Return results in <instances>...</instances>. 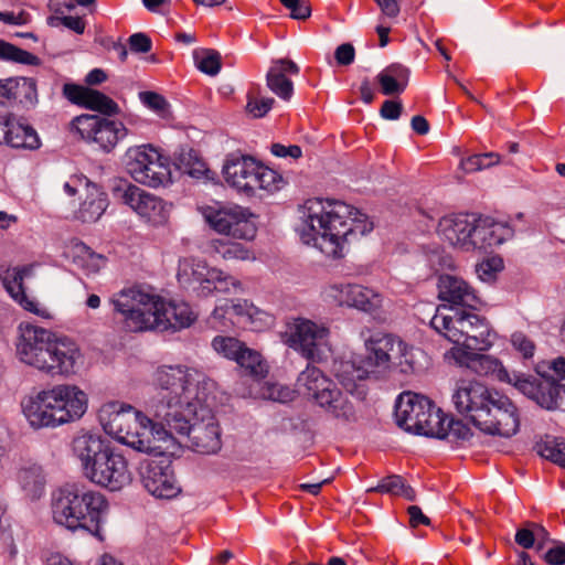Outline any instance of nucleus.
I'll return each instance as SVG.
<instances>
[{
	"instance_id": "nucleus-22",
	"label": "nucleus",
	"mask_w": 565,
	"mask_h": 565,
	"mask_svg": "<svg viewBox=\"0 0 565 565\" xmlns=\"http://www.w3.org/2000/svg\"><path fill=\"white\" fill-rule=\"evenodd\" d=\"M257 161L250 156L230 153L223 166V174L226 182L237 191L253 195V183Z\"/></svg>"
},
{
	"instance_id": "nucleus-60",
	"label": "nucleus",
	"mask_w": 565,
	"mask_h": 565,
	"mask_svg": "<svg viewBox=\"0 0 565 565\" xmlns=\"http://www.w3.org/2000/svg\"><path fill=\"white\" fill-rule=\"evenodd\" d=\"M271 153L275 154L276 157H290L294 159H298L301 157L302 151L301 148L297 145L285 146L281 143H273Z\"/></svg>"
},
{
	"instance_id": "nucleus-58",
	"label": "nucleus",
	"mask_w": 565,
	"mask_h": 565,
	"mask_svg": "<svg viewBox=\"0 0 565 565\" xmlns=\"http://www.w3.org/2000/svg\"><path fill=\"white\" fill-rule=\"evenodd\" d=\"M221 277V270L216 268L210 269L209 274L202 281L199 282L200 292L203 296H209L213 291H216L217 279Z\"/></svg>"
},
{
	"instance_id": "nucleus-33",
	"label": "nucleus",
	"mask_w": 565,
	"mask_h": 565,
	"mask_svg": "<svg viewBox=\"0 0 565 565\" xmlns=\"http://www.w3.org/2000/svg\"><path fill=\"white\" fill-rule=\"evenodd\" d=\"M108 206L107 194L97 185L87 183V195L78 210V218L92 223L100 218Z\"/></svg>"
},
{
	"instance_id": "nucleus-28",
	"label": "nucleus",
	"mask_w": 565,
	"mask_h": 565,
	"mask_svg": "<svg viewBox=\"0 0 565 565\" xmlns=\"http://www.w3.org/2000/svg\"><path fill=\"white\" fill-rule=\"evenodd\" d=\"M31 270H33L32 265L13 268H4L0 266V279L7 291L17 302H19L25 310L36 312V302L25 295L23 288V271Z\"/></svg>"
},
{
	"instance_id": "nucleus-9",
	"label": "nucleus",
	"mask_w": 565,
	"mask_h": 565,
	"mask_svg": "<svg viewBox=\"0 0 565 565\" xmlns=\"http://www.w3.org/2000/svg\"><path fill=\"white\" fill-rule=\"evenodd\" d=\"M430 327L463 351H487L495 339L488 320L472 311L447 308L441 305L430 319Z\"/></svg>"
},
{
	"instance_id": "nucleus-21",
	"label": "nucleus",
	"mask_w": 565,
	"mask_h": 565,
	"mask_svg": "<svg viewBox=\"0 0 565 565\" xmlns=\"http://www.w3.org/2000/svg\"><path fill=\"white\" fill-rule=\"evenodd\" d=\"M328 292L338 305L354 307L365 312L376 310L382 303V296L379 292L356 284L333 285Z\"/></svg>"
},
{
	"instance_id": "nucleus-37",
	"label": "nucleus",
	"mask_w": 565,
	"mask_h": 565,
	"mask_svg": "<svg viewBox=\"0 0 565 565\" xmlns=\"http://www.w3.org/2000/svg\"><path fill=\"white\" fill-rule=\"evenodd\" d=\"M551 369L554 371V373L558 376L557 380H555L552 376H544V375H527L526 377H530L531 380L542 383L543 381H548L553 386L552 397H553V405L552 406H545L540 405L543 408L546 409H555L558 406V398L561 392L565 393V358H557L552 362Z\"/></svg>"
},
{
	"instance_id": "nucleus-16",
	"label": "nucleus",
	"mask_w": 565,
	"mask_h": 565,
	"mask_svg": "<svg viewBox=\"0 0 565 565\" xmlns=\"http://www.w3.org/2000/svg\"><path fill=\"white\" fill-rule=\"evenodd\" d=\"M114 196L152 225H162L169 218L170 205L161 198L135 184L128 183L115 186Z\"/></svg>"
},
{
	"instance_id": "nucleus-63",
	"label": "nucleus",
	"mask_w": 565,
	"mask_h": 565,
	"mask_svg": "<svg viewBox=\"0 0 565 565\" xmlns=\"http://www.w3.org/2000/svg\"><path fill=\"white\" fill-rule=\"evenodd\" d=\"M403 106L399 102L385 100L381 107V115L385 119L396 120L402 114Z\"/></svg>"
},
{
	"instance_id": "nucleus-46",
	"label": "nucleus",
	"mask_w": 565,
	"mask_h": 565,
	"mask_svg": "<svg viewBox=\"0 0 565 565\" xmlns=\"http://www.w3.org/2000/svg\"><path fill=\"white\" fill-rule=\"evenodd\" d=\"M86 108L99 111L105 115H114L118 113V105L105 94L90 89L86 96L85 105Z\"/></svg>"
},
{
	"instance_id": "nucleus-29",
	"label": "nucleus",
	"mask_w": 565,
	"mask_h": 565,
	"mask_svg": "<svg viewBox=\"0 0 565 565\" xmlns=\"http://www.w3.org/2000/svg\"><path fill=\"white\" fill-rule=\"evenodd\" d=\"M2 145L15 149L36 150L41 146V140L32 126L11 115Z\"/></svg>"
},
{
	"instance_id": "nucleus-25",
	"label": "nucleus",
	"mask_w": 565,
	"mask_h": 565,
	"mask_svg": "<svg viewBox=\"0 0 565 565\" xmlns=\"http://www.w3.org/2000/svg\"><path fill=\"white\" fill-rule=\"evenodd\" d=\"M73 452L77 459H124L121 454L116 451L114 443L109 439H102L99 436L84 434L73 440Z\"/></svg>"
},
{
	"instance_id": "nucleus-56",
	"label": "nucleus",
	"mask_w": 565,
	"mask_h": 565,
	"mask_svg": "<svg viewBox=\"0 0 565 565\" xmlns=\"http://www.w3.org/2000/svg\"><path fill=\"white\" fill-rule=\"evenodd\" d=\"M0 21L6 24L24 25L31 22V14L21 9L15 11H0Z\"/></svg>"
},
{
	"instance_id": "nucleus-42",
	"label": "nucleus",
	"mask_w": 565,
	"mask_h": 565,
	"mask_svg": "<svg viewBox=\"0 0 565 565\" xmlns=\"http://www.w3.org/2000/svg\"><path fill=\"white\" fill-rule=\"evenodd\" d=\"M196 67L211 76L218 74L221 70V55L217 51L211 49H202L194 51L193 54Z\"/></svg>"
},
{
	"instance_id": "nucleus-12",
	"label": "nucleus",
	"mask_w": 565,
	"mask_h": 565,
	"mask_svg": "<svg viewBox=\"0 0 565 565\" xmlns=\"http://www.w3.org/2000/svg\"><path fill=\"white\" fill-rule=\"evenodd\" d=\"M443 411L427 396L403 392L395 403L396 424L404 430L427 437L443 436Z\"/></svg>"
},
{
	"instance_id": "nucleus-52",
	"label": "nucleus",
	"mask_w": 565,
	"mask_h": 565,
	"mask_svg": "<svg viewBox=\"0 0 565 565\" xmlns=\"http://www.w3.org/2000/svg\"><path fill=\"white\" fill-rule=\"evenodd\" d=\"M281 4L290 11L295 20H306L311 15L310 4L306 0H280Z\"/></svg>"
},
{
	"instance_id": "nucleus-49",
	"label": "nucleus",
	"mask_w": 565,
	"mask_h": 565,
	"mask_svg": "<svg viewBox=\"0 0 565 565\" xmlns=\"http://www.w3.org/2000/svg\"><path fill=\"white\" fill-rule=\"evenodd\" d=\"M139 96L143 105L160 117L164 118L169 115V103L162 95L154 92H141Z\"/></svg>"
},
{
	"instance_id": "nucleus-45",
	"label": "nucleus",
	"mask_w": 565,
	"mask_h": 565,
	"mask_svg": "<svg viewBox=\"0 0 565 565\" xmlns=\"http://www.w3.org/2000/svg\"><path fill=\"white\" fill-rule=\"evenodd\" d=\"M211 248L224 259H248L249 250L239 243L216 239L211 243Z\"/></svg>"
},
{
	"instance_id": "nucleus-1",
	"label": "nucleus",
	"mask_w": 565,
	"mask_h": 565,
	"mask_svg": "<svg viewBox=\"0 0 565 565\" xmlns=\"http://www.w3.org/2000/svg\"><path fill=\"white\" fill-rule=\"evenodd\" d=\"M157 394L150 411L168 433H177L191 440L193 451L214 455L221 449L218 424L211 411L201 404L202 390L212 383L204 374L184 366H162L154 373Z\"/></svg>"
},
{
	"instance_id": "nucleus-35",
	"label": "nucleus",
	"mask_w": 565,
	"mask_h": 565,
	"mask_svg": "<svg viewBox=\"0 0 565 565\" xmlns=\"http://www.w3.org/2000/svg\"><path fill=\"white\" fill-rule=\"evenodd\" d=\"M65 388L68 396L62 397L63 411L68 413L71 422L79 419L87 409V394L73 384H65Z\"/></svg>"
},
{
	"instance_id": "nucleus-13",
	"label": "nucleus",
	"mask_w": 565,
	"mask_h": 565,
	"mask_svg": "<svg viewBox=\"0 0 565 565\" xmlns=\"http://www.w3.org/2000/svg\"><path fill=\"white\" fill-rule=\"evenodd\" d=\"M125 166L128 174L142 185L156 189L171 182L169 159L151 145L129 148Z\"/></svg>"
},
{
	"instance_id": "nucleus-61",
	"label": "nucleus",
	"mask_w": 565,
	"mask_h": 565,
	"mask_svg": "<svg viewBox=\"0 0 565 565\" xmlns=\"http://www.w3.org/2000/svg\"><path fill=\"white\" fill-rule=\"evenodd\" d=\"M515 542L523 548H531L535 543V532L533 527L529 526V522L525 527L519 529L515 533Z\"/></svg>"
},
{
	"instance_id": "nucleus-38",
	"label": "nucleus",
	"mask_w": 565,
	"mask_h": 565,
	"mask_svg": "<svg viewBox=\"0 0 565 565\" xmlns=\"http://www.w3.org/2000/svg\"><path fill=\"white\" fill-rule=\"evenodd\" d=\"M236 363L244 370L246 375L256 380L265 377L268 373V365L260 353L247 347L238 355Z\"/></svg>"
},
{
	"instance_id": "nucleus-27",
	"label": "nucleus",
	"mask_w": 565,
	"mask_h": 565,
	"mask_svg": "<svg viewBox=\"0 0 565 565\" xmlns=\"http://www.w3.org/2000/svg\"><path fill=\"white\" fill-rule=\"evenodd\" d=\"M299 71V66L291 60L273 61L266 75L268 88L281 99L289 100L294 94V84L286 74L297 75Z\"/></svg>"
},
{
	"instance_id": "nucleus-34",
	"label": "nucleus",
	"mask_w": 565,
	"mask_h": 565,
	"mask_svg": "<svg viewBox=\"0 0 565 565\" xmlns=\"http://www.w3.org/2000/svg\"><path fill=\"white\" fill-rule=\"evenodd\" d=\"M258 313L257 308L249 303L247 300L228 301L217 305L212 312V320H220L221 327H226L227 323L223 320H230L232 322L233 316L247 317L253 320L255 315Z\"/></svg>"
},
{
	"instance_id": "nucleus-41",
	"label": "nucleus",
	"mask_w": 565,
	"mask_h": 565,
	"mask_svg": "<svg viewBox=\"0 0 565 565\" xmlns=\"http://www.w3.org/2000/svg\"><path fill=\"white\" fill-rule=\"evenodd\" d=\"M0 60L1 61H8V62H14L20 63L24 65H39L40 58L25 51L22 50L9 42H6L4 40L0 39Z\"/></svg>"
},
{
	"instance_id": "nucleus-24",
	"label": "nucleus",
	"mask_w": 565,
	"mask_h": 565,
	"mask_svg": "<svg viewBox=\"0 0 565 565\" xmlns=\"http://www.w3.org/2000/svg\"><path fill=\"white\" fill-rule=\"evenodd\" d=\"M1 104L14 103L25 109L33 108L38 104L36 81L32 77H9L3 79L0 89Z\"/></svg>"
},
{
	"instance_id": "nucleus-36",
	"label": "nucleus",
	"mask_w": 565,
	"mask_h": 565,
	"mask_svg": "<svg viewBox=\"0 0 565 565\" xmlns=\"http://www.w3.org/2000/svg\"><path fill=\"white\" fill-rule=\"evenodd\" d=\"M533 451L542 459H565V438L553 435L536 436Z\"/></svg>"
},
{
	"instance_id": "nucleus-26",
	"label": "nucleus",
	"mask_w": 565,
	"mask_h": 565,
	"mask_svg": "<svg viewBox=\"0 0 565 565\" xmlns=\"http://www.w3.org/2000/svg\"><path fill=\"white\" fill-rule=\"evenodd\" d=\"M341 391L335 383L319 398L317 405L330 417L342 423H354L358 419L354 404L350 401L351 394L344 386Z\"/></svg>"
},
{
	"instance_id": "nucleus-53",
	"label": "nucleus",
	"mask_w": 565,
	"mask_h": 565,
	"mask_svg": "<svg viewBox=\"0 0 565 565\" xmlns=\"http://www.w3.org/2000/svg\"><path fill=\"white\" fill-rule=\"evenodd\" d=\"M511 343L525 359L532 358L534 354V342L523 332H514L511 335Z\"/></svg>"
},
{
	"instance_id": "nucleus-43",
	"label": "nucleus",
	"mask_w": 565,
	"mask_h": 565,
	"mask_svg": "<svg viewBox=\"0 0 565 565\" xmlns=\"http://www.w3.org/2000/svg\"><path fill=\"white\" fill-rule=\"evenodd\" d=\"M210 269L201 263L184 259L180 263L178 279L181 284H199L209 274Z\"/></svg>"
},
{
	"instance_id": "nucleus-39",
	"label": "nucleus",
	"mask_w": 565,
	"mask_h": 565,
	"mask_svg": "<svg viewBox=\"0 0 565 565\" xmlns=\"http://www.w3.org/2000/svg\"><path fill=\"white\" fill-rule=\"evenodd\" d=\"M282 184L284 179L277 171L257 162L255 181L253 183V194H255L257 190L275 192L278 191Z\"/></svg>"
},
{
	"instance_id": "nucleus-48",
	"label": "nucleus",
	"mask_w": 565,
	"mask_h": 565,
	"mask_svg": "<svg viewBox=\"0 0 565 565\" xmlns=\"http://www.w3.org/2000/svg\"><path fill=\"white\" fill-rule=\"evenodd\" d=\"M499 156L493 152L479 153L470 156L461 161V168L467 173H472L482 169L490 168L498 163Z\"/></svg>"
},
{
	"instance_id": "nucleus-55",
	"label": "nucleus",
	"mask_w": 565,
	"mask_h": 565,
	"mask_svg": "<svg viewBox=\"0 0 565 565\" xmlns=\"http://www.w3.org/2000/svg\"><path fill=\"white\" fill-rule=\"evenodd\" d=\"M88 90H89V88L83 87V86H78V85H75V84H65L63 86V94H64V96L68 100H71L72 103L78 104V105H82V106L85 105V100H86V96L88 94Z\"/></svg>"
},
{
	"instance_id": "nucleus-8",
	"label": "nucleus",
	"mask_w": 565,
	"mask_h": 565,
	"mask_svg": "<svg viewBox=\"0 0 565 565\" xmlns=\"http://www.w3.org/2000/svg\"><path fill=\"white\" fill-rule=\"evenodd\" d=\"M437 232L449 245L462 252L487 250L513 236L508 224L468 213L441 217Z\"/></svg>"
},
{
	"instance_id": "nucleus-3",
	"label": "nucleus",
	"mask_w": 565,
	"mask_h": 565,
	"mask_svg": "<svg viewBox=\"0 0 565 565\" xmlns=\"http://www.w3.org/2000/svg\"><path fill=\"white\" fill-rule=\"evenodd\" d=\"M110 303L114 307V321L129 332L177 330L189 327L195 320L188 303L166 301L135 288L115 294Z\"/></svg>"
},
{
	"instance_id": "nucleus-17",
	"label": "nucleus",
	"mask_w": 565,
	"mask_h": 565,
	"mask_svg": "<svg viewBox=\"0 0 565 565\" xmlns=\"http://www.w3.org/2000/svg\"><path fill=\"white\" fill-rule=\"evenodd\" d=\"M71 125L82 139L96 143L105 152H110L128 135L121 121L95 115L77 116Z\"/></svg>"
},
{
	"instance_id": "nucleus-30",
	"label": "nucleus",
	"mask_w": 565,
	"mask_h": 565,
	"mask_svg": "<svg viewBox=\"0 0 565 565\" xmlns=\"http://www.w3.org/2000/svg\"><path fill=\"white\" fill-rule=\"evenodd\" d=\"M334 382L320 369L308 365L297 377L298 391L308 395L317 404L322 394L333 387Z\"/></svg>"
},
{
	"instance_id": "nucleus-19",
	"label": "nucleus",
	"mask_w": 565,
	"mask_h": 565,
	"mask_svg": "<svg viewBox=\"0 0 565 565\" xmlns=\"http://www.w3.org/2000/svg\"><path fill=\"white\" fill-rule=\"evenodd\" d=\"M172 461H139L138 470L145 489L159 499H172L180 491Z\"/></svg>"
},
{
	"instance_id": "nucleus-20",
	"label": "nucleus",
	"mask_w": 565,
	"mask_h": 565,
	"mask_svg": "<svg viewBox=\"0 0 565 565\" xmlns=\"http://www.w3.org/2000/svg\"><path fill=\"white\" fill-rule=\"evenodd\" d=\"M83 473L93 483L110 491L121 490L132 480L128 461H83Z\"/></svg>"
},
{
	"instance_id": "nucleus-23",
	"label": "nucleus",
	"mask_w": 565,
	"mask_h": 565,
	"mask_svg": "<svg viewBox=\"0 0 565 565\" xmlns=\"http://www.w3.org/2000/svg\"><path fill=\"white\" fill-rule=\"evenodd\" d=\"M438 298L451 305L449 308L467 307L475 309L480 300L475 290L465 279L454 275H441L438 278Z\"/></svg>"
},
{
	"instance_id": "nucleus-10",
	"label": "nucleus",
	"mask_w": 565,
	"mask_h": 565,
	"mask_svg": "<svg viewBox=\"0 0 565 565\" xmlns=\"http://www.w3.org/2000/svg\"><path fill=\"white\" fill-rule=\"evenodd\" d=\"M367 355L365 361H340L335 367V377L352 396L363 399L366 396L364 381L373 372V367L386 369L395 359L401 339L393 334L376 332L365 342Z\"/></svg>"
},
{
	"instance_id": "nucleus-44",
	"label": "nucleus",
	"mask_w": 565,
	"mask_h": 565,
	"mask_svg": "<svg viewBox=\"0 0 565 565\" xmlns=\"http://www.w3.org/2000/svg\"><path fill=\"white\" fill-rule=\"evenodd\" d=\"M212 347L218 354L235 362L245 349V344L236 338L224 335L215 337L212 341Z\"/></svg>"
},
{
	"instance_id": "nucleus-47",
	"label": "nucleus",
	"mask_w": 565,
	"mask_h": 565,
	"mask_svg": "<svg viewBox=\"0 0 565 565\" xmlns=\"http://www.w3.org/2000/svg\"><path fill=\"white\" fill-rule=\"evenodd\" d=\"M443 436H435L436 438H452L466 440L471 436V430L462 420L449 418L445 413H443Z\"/></svg>"
},
{
	"instance_id": "nucleus-11",
	"label": "nucleus",
	"mask_w": 565,
	"mask_h": 565,
	"mask_svg": "<svg viewBox=\"0 0 565 565\" xmlns=\"http://www.w3.org/2000/svg\"><path fill=\"white\" fill-rule=\"evenodd\" d=\"M458 361L480 376L513 385L539 405L552 406L554 403L551 393L554 388L548 381L537 383L526 377V374L509 372L494 356L463 351L458 355Z\"/></svg>"
},
{
	"instance_id": "nucleus-51",
	"label": "nucleus",
	"mask_w": 565,
	"mask_h": 565,
	"mask_svg": "<svg viewBox=\"0 0 565 565\" xmlns=\"http://www.w3.org/2000/svg\"><path fill=\"white\" fill-rule=\"evenodd\" d=\"M403 483L404 480L401 476L392 475L381 479L377 486L367 489V491L398 495L403 489Z\"/></svg>"
},
{
	"instance_id": "nucleus-57",
	"label": "nucleus",
	"mask_w": 565,
	"mask_h": 565,
	"mask_svg": "<svg viewBox=\"0 0 565 565\" xmlns=\"http://www.w3.org/2000/svg\"><path fill=\"white\" fill-rule=\"evenodd\" d=\"M128 43L135 53H148L152 47L151 39L145 33H134L129 36Z\"/></svg>"
},
{
	"instance_id": "nucleus-50",
	"label": "nucleus",
	"mask_w": 565,
	"mask_h": 565,
	"mask_svg": "<svg viewBox=\"0 0 565 565\" xmlns=\"http://www.w3.org/2000/svg\"><path fill=\"white\" fill-rule=\"evenodd\" d=\"M295 392L292 390L278 383H266L262 392L264 398L279 403L292 401Z\"/></svg>"
},
{
	"instance_id": "nucleus-5",
	"label": "nucleus",
	"mask_w": 565,
	"mask_h": 565,
	"mask_svg": "<svg viewBox=\"0 0 565 565\" xmlns=\"http://www.w3.org/2000/svg\"><path fill=\"white\" fill-rule=\"evenodd\" d=\"M104 429L116 439L139 452L174 459L179 457L181 444L168 433L167 426L158 424L130 405L109 403L105 407Z\"/></svg>"
},
{
	"instance_id": "nucleus-18",
	"label": "nucleus",
	"mask_w": 565,
	"mask_h": 565,
	"mask_svg": "<svg viewBox=\"0 0 565 565\" xmlns=\"http://www.w3.org/2000/svg\"><path fill=\"white\" fill-rule=\"evenodd\" d=\"M204 218L217 233L238 239H252L256 235V225L252 214L244 207L234 205L228 207H206Z\"/></svg>"
},
{
	"instance_id": "nucleus-40",
	"label": "nucleus",
	"mask_w": 565,
	"mask_h": 565,
	"mask_svg": "<svg viewBox=\"0 0 565 565\" xmlns=\"http://www.w3.org/2000/svg\"><path fill=\"white\" fill-rule=\"evenodd\" d=\"M422 351L413 347H408L401 340V347L397 348L393 364L397 365L402 373L408 374L418 370V355Z\"/></svg>"
},
{
	"instance_id": "nucleus-14",
	"label": "nucleus",
	"mask_w": 565,
	"mask_h": 565,
	"mask_svg": "<svg viewBox=\"0 0 565 565\" xmlns=\"http://www.w3.org/2000/svg\"><path fill=\"white\" fill-rule=\"evenodd\" d=\"M288 345L311 362L326 360L331 352L329 330L309 319L297 318L288 324Z\"/></svg>"
},
{
	"instance_id": "nucleus-7",
	"label": "nucleus",
	"mask_w": 565,
	"mask_h": 565,
	"mask_svg": "<svg viewBox=\"0 0 565 565\" xmlns=\"http://www.w3.org/2000/svg\"><path fill=\"white\" fill-rule=\"evenodd\" d=\"M108 511L106 498L77 482H66L52 491L53 521L70 531L84 530L103 541L102 523Z\"/></svg>"
},
{
	"instance_id": "nucleus-15",
	"label": "nucleus",
	"mask_w": 565,
	"mask_h": 565,
	"mask_svg": "<svg viewBox=\"0 0 565 565\" xmlns=\"http://www.w3.org/2000/svg\"><path fill=\"white\" fill-rule=\"evenodd\" d=\"M66 394L65 384H57L23 402V414L30 425L34 428H41L70 423L71 416L62 407V397L67 396Z\"/></svg>"
},
{
	"instance_id": "nucleus-6",
	"label": "nucleus",
	"mask_w": 565,
	"mask_h": 565,
	"mask_svg": "<svg viewBox=\"0 0 565 565\" xmlns=\"http://www.w3.org/2000/svg\"><path fill=\"white\" fill-rule=\"evenodd\" d=\"M17 354L19 359L49 375H70L81 359L77 344L66 338L30 323L20 324Z\"/></svg>"
},
{
	"instance_id": "nucleus-62",
	"label": "nucleus",
	"mask_w": 565,
	"mask_h": 565,
	"mask_svg": "<svg viewBox=\"0 0 565 565\" xmlns=\"http://www.w3.org/2000/svg\"><path fill=\"white\" fill-rule=\"evenodd\" d=\"M545 561L551 565H564L565 564V544L557 543L555 546L550 548L545 554Z\"/></svg>"
},
{
	"instance_id": "nucleus-54",
	"label": "nucleus",
	"mask_w": 565,
	"mask_h": 565,
	"mask_svg": "<svg viewBox=\"0 0 565 565\" xmlns=\"http://www.w3.org/2000/svg\"><path fill=\"white\" fill-rule=\"evenodd\" d=\"M274 103L271 97L254 98L248 100L246 108L254 117L260 118L271 109Z\"/></svg>"
},
{
	"instance_id": "nucleus-64",
	"label": "nucleus",
	"mask_w": 565,
	"mask_h": 565,
	"mask_svg": "<svg viewBox=\"0 0 565 565\" xmlns=\"http://www.w3.org/2000/svg\"><path fill=\"white\" fill-rule=\"evenodd\" d=\"M241 289L239 280L235 279L232 276L224 274L221 270V277L217 279L216 291L217 292H231L232 290L236 291Z\"/></svg>"
},
{
	"instance_id": "nucleus-59",
	"label": "nucleus",
	"mask_w": 565,
	"mask_h": 565,
	"mask_svg": "<svg viewBox=\"0 0 565 565\" xmlns=\"http://www.w3.org/2000/svg\"><path fill=\"white\" fill-rule=\"evenodd\" d=\"M355 56V50L352 44L343 43L335 49L334 57L339 65H350L353 63Z\"/></svg>"
},
{
	"instance_id": "nucleus-2",
	"label": "nucleus",
	"mask_w": 565,
	"mask_h": 565,
	"mask_svg": "<svg viewBox=\"0 0 565 565\" xmlns=\"http://www.w3.org/2000/svg\"><path fill=\"white\" fill-rule=\"evenodd\" d=\"M299 218L300 239L333 259L344 257L351 242L373 230L365 214L339 200L309 199L299 206Z\"/></svg>"
},
{
	"instance_id": "nucleus-32",
	"label": "nucleus",
	"mask_w": 565,
	"mask_h": 565,
	"mask_svg": "<svg viewBox=\"0 0 565 565\" xmlns=\"http://www.w3.org/2000/svg\"><path fill=\"white\" fill-rule=\"evenodd\" d=\"M376 78L384 95H397L403 93L407 86L409 70L402 64L394 63L380 72Z\"/></svg>"
},
{
	"instance_id": "nucleus-31",
	"label": "nucleus",
	"mask_w": 565,
	"mask_h": 565,
	"mask_svg": "<svg viewBox=\"0 0 565 565\" xmlns=\"http://www.w3.org/2000/svg\"><path fill=\"white\" fill-rule=\"evenodd\" d=\"M18 482L28 498L38 500L45 492L46 476L40 465L31 462L20 469Z\"/></svg>"
},
{
	"instance_id": "nucleus-4",
	"label": "nucleus",
	"mask_w": 565,
	"mask_h": 565,
	"mask_svg": "<svg viewBox=\"0 0 565 565\" xmlns=\"http://www.w3.org/2000/svg\"><path fill=\"white\" fill-rule=\"evenodd\" d=\"M452 403L461 415L488 435L512 437L520 428L514 403L502 393L473 380H459Z\"/></svg>"
}]
</instances>
